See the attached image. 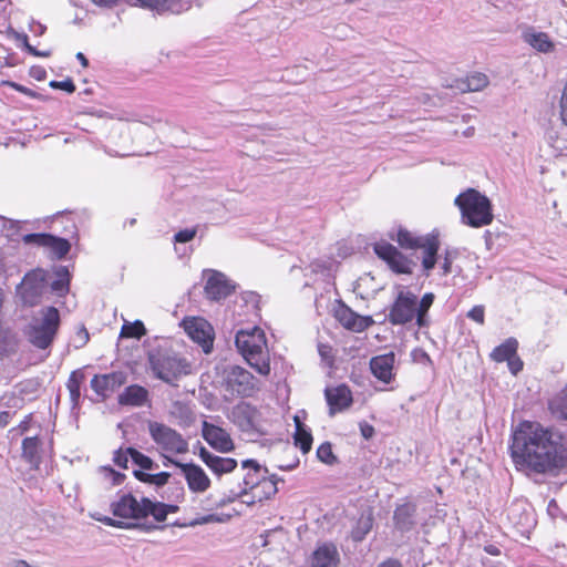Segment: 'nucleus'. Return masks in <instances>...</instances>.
Wrapping results in <instances>:
<instances>
[{
  "label": "nucleus",
  "instance_id": "obj_28",
  "mask_svg": "<svg viewBox=\"0 0 567 567\" xmlns=\"http://www.w3.org/2000/svg\"><path fill=\"white\" fill-rule=\"evenodd\" d=\"M419 248L423 249L422 266L430 271L435 267L440 241L437 236L426 235Z\"/></svg>",
  "mask_w": 567,
  "mask_h": 567
},
{
  "label": "nucleus",
  "instance_id": "obj_39",
  "mask_svg": "<svg viewBox=\"0 0 567 567\" xmlns=\"http://www.w3.org/2000/svg\"><path fill=\"white\" fill-rule=\"evenodd\" d=\"M144 512L145 518L153 516L157 523H163L167 518L165 503L152 501L148 497H144Z\"/></svg>",
  "mask_w": 567,
  "mask_h": 567
},
{
  "label": "nucleus",
  "instance_id": "obj_25",
  "mask_svg": "<svg viewBox=\"0 0 567 567\" xmlns=\"http://www.w3.org/2000/svg\"><path fill=\"white\" fill-rule=\"evenodd\" d=\"M416 506L411 503H405L398 506L394 511L393 520L395 528L401 533L410 532L416 524Z\"/></svg>",
  "mask_w": 567,
  "mask_h": 567
},
{
  "label": "nucleus",
  "instance_id": "obj_18",
  "mask_svg": "<svg viewBox=\"0 0 567 567\" xmlns=\"http://www.w3.org/2000/svg\"><path fill=\"white\" fill-rule=\"evenodd\" d=\"M324 396L331 415L348 409L353 401L352 393L346 384H340L336 388H327L324 390Z\"/></svg>",
  "mask_w": 567,
  "mask_h": 567
},
{
  "label": "nucleus",
  "instance_id": "obj_34",
  "mask_svg": "<svg viewBox=\"0 0 567 567\" xmlns=\"http://www.w3.org/2000/svg\"><path fill=\"white\" fill-rule=\"evenodd\" d=\"M55 279L51 282L50 288L58 296L62 297L69 292L71 275L65 266L55 268Z\"/></svg>",
  "mask_w": 567,
  "mask_h": 567
},
{
  "label": "nucleus",
  "instance_id": "obj_1",
  "mask_svg": "<svg viewBox=\"0 0 567 567\" xmlns=\"http://www.w3.org/2000/svg\"><path fill=\"white\" fill-rule=\"evenodd\" d=\"M511 457L517 470L557 475L567 466V435L523 421L512 433Z\"/></svg>",
  "mask_w": 567,
  "mask_h": 567
},
{
  "label": "nucleus",
  "instance_id": "obj_44",
  "mask_svg": "<svg viewBox=\"0 0 567 567\" xmlns=\"http://www.w3.org/2000/svg\"><path fill=\"white\" fill-rule=\"evenodd\" d=\"M12 37L17 42L20 43L21 48H23L29 54L33 56L48 58L50 56V51H39L37 48L29 43L28 35L25 33H20L14 30L11 31Z\"/></svg>",
  "mask_w": 567,
  "mask_h": 567
},
{
  "label": "nucleus",
  "instance_id": "obj_20",
  "mask_svg": "<svg viewBox=\"0 0 567 567\" xmlns=\"http://www.w3.org/2000/svg\"><path fill=\"white\" fill-rule=\"evenodd\" d=\"M233 421L241 431L249 432L256 429V420L258 415L257 409L250 403H239L233 408Z\"/></svg>",
  "mask_w": 567,
  "mask_h": 567
},
{
  "label": "nucleus",
  "instance_id": "obj_4",
  "mask_svg": "<svg viewBox=\"0 0 567 567\" xmlns=\"http://www.w3.org/2000/svg\"><path fill=\"white\" fill-rule=\"evenodd\" d=\"M41 318H32L24 327L23 333L27 340L37 349H49L60 327V312L55 307H47L41 310Z\"/></svg>",
  "mask_w": 567,
  "mask_h": 567
},
{
  "label": "nucleus",
  "instance_id": "obj_50",
  "mask_svg": "<svg viewBox=\"0 0 567 567\" xmlns=\"http://www.w3.org/2000/svg\"><path fill=\"white\" fill-rule=\"evenodd\" d=\"M49 234L48 233H33L22 236V241L25 245H35L39 247H45Z\"/></svg>",
  "mask_w": 567,
  "mask_h": 567
},
{
  "label": "nucleus",
  "instance_id": "obj_29",
  "mask_svg": "<svg viewBox=\"0 0 567 567\" xmlns=\"http://www.w3.org/2000/svg\"><path fill=\"white\" fill-rule=\"evenodd\" d=\"M282 482V478L276 474L265 475V478L255 488V498L258 502L270 499L278 492V483Z\"/></svg>",
  "mask_w": 567,
  "mask_h": 567
},
{
  "label": "nucleus",
  "instance_id": "obj_14",
  "mask_svg": "<svg viewBox=\"0 0 567 567\" xmlns=\"http://www.w3.org/2000/svg\"><path fill=\"white\" fill-rule=\"evenodd\" d=\"M126 381L123 372H111L106 374H95L90 385L92 390L102 399L107 398L109 393L114 392Z\"/></svg>",
  "mask_w": 567,
  "mask_h": 567
},
{
  "label": "nucleus",
  "instance_id": "obj_12",
  "mask_svg": "<svg viewBox=\"0 0 567 567\" xmlns=\"http://www.w3.org/2000/svg\"><path fill=\"white\" fill-rule=\"evenodd\" d=\"M236 285L229 280L223 272L209 270V276L205 285L207 298L214 301L226 299L235 291Z\"/></svg>",
  "mask_w": 567,
  "mask_h": 567
},
{
  "label": "nucleus",
  "instance_id": "obj_40",
  "mask_svg": "<svg viewBox=\"0 0 567 567\" xmlns=\"http://www.w3.org/2000/svg\"><path fill=\"white\" fill-rule=\"evenodd\" d=\"M434 298L435 297L432 292H426L423 295L420 301L416 299L419 328H424L427 326V312L434 302Z\"/></svg>",
  "mask_w": 567,
  "mask_h": 567
},
{
  "label": "nucleus",
  "instance_id": "obj_46",
  "mask_svg": "<svg viewBox=\"0 0 567 567\" xmlns=\"http://www.w3.org/2000/svg\"><path fill=\"white\" fill-rule=\"evenodd\" d=\"M100 522H102L103 524H105L106 526H111V527H116V528H132V527H140V528H143L145 530H151V529H163L164 526H155V525H136V524H130V523H125L123 520H117V519H114V518H111V517H103L101 519H99Z\"/></svg>",
  "mask_w": 567,
  "mask_h": 567
},
{
  "label": "nucleus",
  "instance_id": "obj_64",
  "mask_svg": "<svg viewBox=\"0 0 567 567\" xmlns=\"http://www.w3.org/2000/svg\"><path fill=\"white\" fill-rule=\"evenodd\" d=\"M30 75L32 78H34L35 80H38V81H42V80L45 79L47 72L41 66H32L31 70H30Z\"/></svg>",
  "mask_w": 567,
  "mask_h": 567
},
{
  "label": "nucleus",
  "instance_id": "obj_13",
  "mask_svg": "<svg viewBox=\"0 0 567 567\" xmlns=\"http://www.w3.org/2000/svg\"><path fill=\"white\" fill-rule=\"evenodd\" d=\"M184 329L189 338L202 346L205 353L213 348L212 327L203 319L192 318L184 321Z\"/></svg>",
  "mask_w": 567,
  "mask_h": 567
},
{
  "label": "nucleus",
  "instance_id": "obj_32",
  "mask_svg": "<svg viewBox=\"0 0 567 567\" xmlns=\"http://www.w3.org/2000/svg\"><path fill=\"white\" fill-rule=\"evenodd\" d=\"M295 445L300 449L303 454H307L312 447V434L311 431L299 420L298 416H295V435H293Z\"/></svg>",
  "mask_w": 567,
  "mask_h": 567
},
{
  "label": "nucleus",
  "instance_id": "obj_21",
  "mask_svg": "<svg viewBox=\"0 0 567 567\" xmlns=\"http://www.w3.org/2000/svg\"><path fill=\"white\" fill-rule=\"evenodd\" d=\"M394 361L393 352L373 357L370 360V370L378 380L390 383L393 378Z\"/></svg>",
  "mask_w": 567,
  "mask_h": 567
},
{
  "label": "nucleus",
  "instance_id": "obj_63",
  "mask_svg": "<svg viewBox=\"0 0 567 567\" xmlns=\"http://www.w3.org/2000/svg\"><path fill=\"white\" fill-rule=\"evenodd\" d=\"M360 432L365 440H369L374 435V427L364 422L360 424Z\"/></svg>",
  "mask_w": 567,
  "mask_h": 567
},
{
  "label": "nucleus",
  "instance_id": "obj_3",
  "mask_svg": "<svg viewBox=\"0 0 567 567\" xmlns=\"http://www.w3.org/2000/svg\"><path fill=\"white\" fill-rule=\"evenodd\" d=\"M454 204L461 212V220L472 228L487 226L493 221L492 203L485 195L475 188H467L458 194Z\"/></svg>",
  "mask_w": 567,
  "mask_h": 567
},
{
  "label": "nucleus",
  "instance_id": "obj_48",
  "mask_svg": "<svg viewBox=\"0 0 567 567\" xmlns=\"http://www.w3.org/2000/svg\"><path fill=\"white\" fill-rule=\"evenodd\" d=\"M372 528V519L365 518L358 522L357 526L351 532V538L355 542H362L367 534Z\"/></svg>",
  "mask_w": 567,
  "mask_h": 567
},
{
  "label": "nucleus",
  "instance_id": "obj_37",
  "mask_svg": "<svg viewBox=\"0 0 567 567\" xmlns=\"http://www.w3.org/2000/svg\"><path fill=\"white\" fill-rule=\"evenodd\" d=\"M360 318L361 316L347 308L341 312L339 320L346 329L361 332L369 327V323H363V320H360Z\"/></svg>",
  "mask_w": 567,
  "mask_h": 567
},
{
  "label": "nucleus",
  "instance_id": "obj_60",
  "mask_svg": "<svg viewBox=\"0 0 567 567\" xmlns=\"http://www.w3.org/2000/svg\"><path fill=\"white\" fill-rule=\"evenodd\" d=\"M6 85L10 86L14 91H17L19 93H22V94H24L27 96H31V97L35 96V93L32 90H30L29 87H25V86H23V85H21L19 83L7 81Z\"/></svg>",
  "mask_w": 567,
  "mask_h": 567
},
{
  "label": "nucleus",
  "instance_id": "obj_57",
  "mask_svg": "<svg viewBox=\"0 0 567 567\" xmlns=\"http://www.w3.org/2000/svg\"><path fill=\"white\" fill-rule=\"evenodd\" d=\"M318 352L321 357V359L328 364V365H332L333 364V354H332V348L328 344H322L320 343L318 346Z\"/></svg>",
  "mask_w": 567,
  "mask_h": 567
},
{
  "label": "nucleus",
  "instance_id": "obj_6",
  "mask_svg": "<svg viewBox=\"0 0 567 567\" xmlns=\"http://www.w3.org/2000/svg\"><path fill=\"white\" fill-rule=\"evenodd\" d=\"M49 272L42 268L28 271L17 286V296L24 307L38 306L48 290Z\"/></svg>",
  "mask_w": 567,
  "mask_h": 567
},
{
  "label": "nucleus",
  "instance_id": "obj_2",
  "mask_svg": "<svg viewBox=\"0 0 567 567\" xmlns=\"http://www.w3.org/2000/svg\"><path fill=\"white\" fill-rule=\"evenodd\" d=\"M235 344L246 362L259 374L270 373V358L265 332L260 328L239 330L235 336Z\"/></svg>",
  "mask_w": 567,
  "mask_h": 567
},
{
  "label": "nucleus",
  "instance_id": "obj_49",
  "mask_svg": "<svg viewBox=\"0 0 567 567\" xmlns=\"http://www.w3.org/2000/svg\"><path fill=\"white\" fill-rule=\"evenodd\" d=\"M22 224L20 220L4 219L3 230L7 231V237L10 240H16L19 237Z\"/></svg>",
  "mask_w": 567,
  "mask_h": 567
},
{
  "label": "nucleus",
  "instance_id": "obj_19",
  "mask_svg": "<svg viewBox=\"0 0 567 567\" xmlns=\"http://www.w3.org/2000/svg\"><path fill=\"white\" fill-rule=\"evenodd\" d=\"M200 460L217 476L233 472L237 467V461L231 457H223L213 454L202 446L198 453Z\"/></svg>",
  "mask_w": 567,
  "mask_h": 567
},
{
  "label": "nucleus",
  "instance_id": "obj_10",
  "mask_svg": "<svg viewBox=\"0 0 567 567\" xmlns=\"http://www.w3.org/2000/svg\"><path fill=\"white\" fill-rule=\"evenodd\" d=\"M375 255L382 259L389 268L395 274H412L413 260L404 256L395 246L390 243L381 241L373 246Z\"/></svg>",
  "mask_w": 567,
  "mask_h": 567
},
{
  "label": "nucleus",
  "instance_id": "obj_17",
  "mask_svg": "<svg viewBox=\"0 0 567 567\" xmlns=\"http://www.w3.org/2000/svg\"><path fill=\"white\" fill-rule=\"evenodd\" d=\"M182 472L190 492L204 493L210 487V480L199 465L186 463L182 465Z\"/></svg>",
  "mask_w": 567,
  "mask_h": 567
},
{
  "label": "nucleus",
  "instance_id": "obj_58",
  "mask_svg": "<svg viewBox=\"0 0 567 567\" xmlns=\"http://www.w3.org/2000/svg\"><path fill=\"white\" fill-rule=\"evenodd\" d=\"M128 457H130V455L127 453V449L125 450V452H122L121 450H118L115 452L113 461L117 466L126 468L127 463H128Z\"/></svg>",
  "mask_w": 567,
  "mask_h": 567
},
{
  "label": "nucleus",
  "instance_id": "obj_31",
  "mask_svg": "<svg viewBox=\"0 0 567 567\" xmlns=\"http://www.w3.org/2000/svg\"><path fill=\"white\" fill-rule=\"evenodd\" d=\"M169 415L174 417L182 427H188L195 420L189 404L178 400L172 403Z\"/></svg>",
  "mask_w": 567,
  "mask_h": 567
},
{
  "label": "nucleus",
  "instance_id": "obj_7",
  "mask_svg": "<svg viewBox=\"0 0 567 567\" xmlns=\"http://www.w3.org/2000/svg\"><path fill=\"white\" fill-rule=\"evenodd\" d=\"M147 429L151 439L161 452L172 454H185L188 452L187 440L175 429L157 421H148Z\"/></svg>",
  "mask_w": 567,
  "mask_h": 567
},
{
  "label": "nucleus",
  "instance_id": "obj_55",
  "mask_svg": "<svg viewBox=\"0 0 567 567\" xmlns=\"http://www.w3.org/2000/svg\"><path fill=\"white\" fill-rule=\"evenodd\" d=\"M169 472H159L156 474H151L150 485H155L156 487H162L166 485L171 478Z\"/></svg>",
  "mask_w": 567,
  "mask_h": 567
},
{
  "label": "nucleus",
  "instance_id": "obj_45",
  "mask_svg": "<svg viewBox=\"0 0 567 567\" xmlns=\"http://www.w3.org/2000/svg\"><path fill=\"white\" fill-rule=\"evenodd\" d=\"M488 83L487 76L483 73H476L466 78V81L463 82V85L460 86L462 91H471L476 92L484 89Z\"/></svg>",
  "mask_w": 567,
  "mask_h": 567
},
{
  "label": "nucleus",
  "instance_id": "obj_53",
  "mask_svg": "<svg viewBox=\"0 0 567 567\" xmlns=\"http://www.w3.org/2000/svg\"><path fill=\"white\" fill-rule=\"evenodd\" d=\"M197 229L196 228H185L179 231H177L174 235V240L176 244H185L194 239L196 236Z\"/></svg>",
  "mask_w": 567,
  "mask_h": 567
},
{
  "label": "nucleus",
  "instance_id": "obj_62",
  "mask_svg": "<svg viewBox=\"0 0 567 567\" xmlns=\"http://www.w3.org/2000/svg\"><path fill=\"white\" fill-rule=\"evenodd\" d=\"M414 361H419L422 363H432L430 355L422 349H416L413 351Z\"/></svg>",
  "mask_w": 567,
  "mask_h": 567
},
{
  "label": "nucleus",
  "instance_id": "obj_47",
  "mask_svg": "<svg viewBox=\"0 0 567 567\" xmlns=\"http://www.w3.org/2000/svg\"><path fill=\"white\" fill-rule=\"evenodd\" d=\"M317 457L327 465H333L338 462L337 456L332 452L330 442H323L317 449Z\"/></svg>",
  "mask_w": 567,
  "mask_h": 567
},
{
  "label": "nucleus",
  "instance_id": "obj_41",
  "mask_svg": "<svg viewBox=\"0 0 567 567\" xmlns=\"http://www.w3.org/2000/svg\"><path fill=\"white\" fill-rule=\"evenodd\" d=\"M85 375L82 371H73L68 380L66 388L70 392L71 401L76 404L81 396V384L84 381Z\"/></svg>",
  "mask_w": 567,
  "mask_h": 567
},
{
  "label": "nucleus",
  "instance_id": "obj_24",
  "mask_svg": "<svg viewBox=\"0 0 567 567\" xmlns=\"http://www.w3.org/2000/svg\"><path fill=\"white\" fill-rule=\"evenodd\" d=\"M340 556L333 544L319 546L311 556L310 567H337Z\"/></svg>",
  "mask_w": 567,
  "mask_h": 567
},
{
  "label": "nucleus",
  "instance_id": "obj_11",
  "mask_svg": "<svg viewBox=\"0 0 567 567\" xmlns=\"http://www.w3.org/2000/svg\"><path fill=\"white\" fill-rule=\"evenodd\" d=\"M111 511L114 516L123 519L145 518L144 497L137 501L131 492L122 494L117 501L111 504Z\"/></svg>",
  "mask_w": 567,
  "mask_h": 567
},
{
  "label": "nucleus",
  "instance_id": "obj_51",
  "mask_svg": "<svg viewBox=\"0 0 567 567\" xmlns=\"http://www.w3.org/2000/svg\"><path fill=\"white\" fill-rule=\"evenodd\" d=\"M101 472L104 474V477L111 482L112 485H121L125 480V474L115 471L111 466L101 467Z\"/></svg>",
  "mask_w": 567,
  "mask_h": 567
},
{
  "label": "nucleus",
  "instance_id": "obj_16",
  "mask_svg": "<svg viewBox=\"0 0 567 567\" xmlns=\"http://www.w3.org/2000/svg\"><path fill=\"white\" fill-rule=\"evenodd\" d=\"M241 467L247 470V473L244 475L238 485L249 495L250 492L255 491L260 481L265 478V475L269 474V470L266 466H261L256 460L252 458L243 461Z\"/></svg>",
  "mask_w": 567,
  "mask_h": 567
},
{
  "label": "nucleus",
  "instance_id": "obj_42",
  "mask_svg": "<svg viewBox=\"0 0 567 567\" xmlns=\"http://www.w3.org/2000/svg\"><path fill=\"white\" fill-rule=\"evenodd\" d=\"M127 453L133 463L144 471H152L158 467V465L150 456L134 447H127Z\"/></svg>",
  "mask_w": 567,
  "mask_h": 567
},
{
  "label": "nucleus",
  "instance_id": "obj_43",
  "mask_svg": "<svg viewBox=\"0 0 567 567\" xmlns=\"http://www.w3.org/2000/svg\"><path fill=\"white\" fill-rule=\"evenodd\" d=\"M146 334V329L141 320L125 322L121 329V337L141 339Z\"/></svg>",
  "mask_w": 567,
  "mask_h": 567
},
{
  "label": "nucleus",
  "instance_id": "obj_54",
  "mask_svg": "<svg viewBox=\"0 0 567 567\" xmlns=\"http://www.w3.org/2000/svg\"><path fill=\"white\" fill-rule=\"evenodd\" d=\"M49 85L52 89L62 90V91H65L68 93H73L75 91V84L73 83V81L71 79H65L63 81L52 80L49 83Z\"/></svg>",
  "mask_w": 567,
  "mask_h": 567
},
{
  "label": "nucleus",
  "instance_id": "obj_23",
  "mask_svg": "<svg viewBox=\"0 0 567 567\" xmlns=\"http://www.w3.org/2000/svg\"><path fill=\"white\" fill-rule=\"evenodd\" d=\"M117 402L123 406H144L150 402V393L146 388L138 384H132L126 386L118 395Z\"/></svg>",
  "mask_w": 567,
  "mask_h": 567
},
{
  "label": "nucleus",
  "instance_id": "obj_5",
  "mask_svg": "<svg viewBox=\"0 0 567 567\" xmlns=\"http://www.w3.org/2000/svg\"><path fill=\"white\" fill-rule=\"evenodd\" d=\"M148 363L154 375L168 383L174 384L188 367L186 360L176 352L164 347H157L148 352Z\"/></svg>",
  "mask_w": 567,
  "mask_h": 567
},
{
  "label": "nucleus",
  "instance_id": "obj_15",
  "mask_svg": "<svg viewBox=\"0 0 567 567\" xmlns=\"http://www.w3.org/2000/svg\"><path fill=\"white\" fill-rule=\"evenodd\" d=\"M203 436L215 450L227 453L234 450V443L229 434L221 427L204 422Z\"/></svg>",
  "mask_w": 567,
  "mask_h": 567
},
{
  "label": "nucleus",
  "instance_id": "obj_27",
  "mask_svg": "<svg viewBox=\"0 0 567 567\" xmlns=\"http://www.w3.org/2000/svg\"><path fill=\"white\" fill-rule=\"evenodd\" d=\"M41 446L42 442L38 436L24 437L22 441V458L33 468H38L41 464Z\"/></svg>",
  "mask_w": 567,
  "mask_h": 567
},
{
  "label": "nucleus",
  "instance_id": "obj_52",
  "mask_svg": "<svg viewBox=\"0 0 567 567\" xmlns=\"http://www.w3.org/2000/svg\"><path fill=\"white\" fill-rule=\"evenodd\" d=\"M224 519L217 514H207L190 520L187 525L195 527L198 525H205L210 523H221Z\"/></svg>",
  "mask_w": 567,
  "mask_h": 567
},
{
  "label": "nucleus",
  "instance_id": "obj_36",
  "mask_svg": "<svg viewBox=\"0 0 567 567\" xmlns=\"http://www.w3.org/2000/svg\"><path fill=\"white\" fill-rule=\"evenodd\" d=\"M548 406L554 416L567 420V385L549 400Z\"/></svg>",
  "mask_w": 567,
  "mask_h": 567
},
{
  "label": "nucleus",
  "instance_id": "obj_38",
  "mask_svg": "<svg viewBox=\"0 0 567 567\" xmlns=\"http://www.w3.org/2000/svg\"><path fill=\"white\" fill-rule=\"evenodd\" d=\"M525 41L539 52H550L554 49V43L545 32H534L525 35Z\"/></svg>",
  "mask_w": 567,
  "mask_h": 567
},
{
  "label": "nucleus",
  "instance_id": "obj_30",
  "mask_svg": "<svg viewBox=\"0 0 567 567\" xmlns=\"http://www.w3.org/2000/svg\"><path fill=\"white\" fill-rule=\"evenodd\" d=\"M389 237L395 240L401 248L411 250L417 249L424 239V236H415L403 227H399L395 235L393 231L389 233Z\"/></svg>",
  "mask_w": 567,
  "mask_h": 567
},
{
  "label": "nucleus",
  "instance_id": "obj_33",
  "mask_svg": "<svg viewBox=\"0 0 567 567\" xmlns=\"http://www.w3.org/2000/svg\"><path fill=\"white\" fill-rule=\"evenodd\" d=\"M518 341L511 337L507 338L503 343L494 348L491 353V359L495 362H504L517 354Z\"/></svg>",
  "mask_w": 567,
  "mask_h": 567
},
{
  "label": "nucleus",
  "instance_id": "obj_59",
  "mask_svg": "<svg viewBox=\"0 0 567 567\" xmlns=\"http://www.w3.org/2000/svg\"><path fill=\"white\" fill-rule=\"evenodd\" d=\"M507 363L509 371L514 375H516L518 372L523 370V361L517 357V354L514 358L507 360Z\"/></svg>",
  "mask_w": 567,
  "mask_h": 567
},
{
  "label": "nucleus",
  "instance_id": "obj_56",
  "mask_svg": "<svg viewBox=\"0 0 567 567\" xmlns=\"http://www.w3.org/2000/svg\"><path fill=\"white\" fill-rule=\"evenodd\" d=\"M467 317L473 321L483 324L485 320V310L483 306H474L468 312Z\"/></svg>",
  "mask_w": 567,
  "mask_h": 567
},
{
  "label": "nucleus",
  "instance_id": "obj_61",
  "mask_svg": "<svg viewBox=\"0 0 567 567\" xmlns=\"http://www.w3.org/2000/svg\"><path fill=\"white\" fill-rule=\"evenodd\" d=\"M226 496L234 503L238 498H241L244 496H248V494L238 484L236 488H230L227 493H225Z\"/></svg>",
  "mask_w": 567,
  "mask_h": 567
},
{
  "label": "nucleus",
  "instance_id": "obj_8",
  "mask_svg": "<svg viewBox=\"0 0 567 567\" xmlns=\"http://www.w3.org/2000/svg\"><path fill=\"white\" fill-rule=\"evenodd\" d=\"M226 388L240 398H250L259 390V381L240 365H229L225 370Z\"/></svg>",
  "mask_w": 567,
  "mask_h": 567
},
{
  "label": "nucleus",
  "instance_id": "obj_35",
  "mask_svg": "<svg viewBox=\"0 0 567 567\" xmlns=\"http://www.w3.org/2000/svg\"><path fill=\"white\" fill-rule=\"evenodd\" d=\"M45 248H49L53 259H63L71 250L68 239L49 234Z\"/></svg>",
  "mask_w": 567,
  "mask_h": 567
},
{
  "label": "nucleus",
  "instance_id": "obj_9",
  "mask_svg": "<svg viewBox=\"0 0 567 567\" xmlns=\"http://www.w3.org/2000/svg\"><path fill=\"white\" fill-rule=\"evenodd\" d=\"M386 318L393 326H403L414 319L417 321L416 295L409 290H400Z\"/></svg>",
  "mask_w": 567,
  "mask_h": 567
},
{
  "label": "nucleus",
  "instance_id": "obj_22",
  "mask_svg": "<svg viewBox=\"0 0 567 567\" xmlns=\"http://www.w3.org/2000/svg\"><path fill=\"white\" fill-rule=\"evenodd\" d=\"M525 502H515L507 509V517L519 530H525L534 526L535 519L533 513Z\"/></svg>",
  "mask_w": 567,
  "mask_h": 567
},
{
  "label": "nucleus",
  "instance_id": "obj_26",
  "mask_svg": "<svg viewBox=\"0 0 567 567\" xmlns=\"http://www.w3.org/2000/svg\"><path fill=\"white\" fill-rule=\"evenodd\" d=\"M131 4L157 14L178 13L181 9L179 0H132Z\"/></svg>",
  "mask_w": 567,
  "mask_h": 567
}]
</instances>
